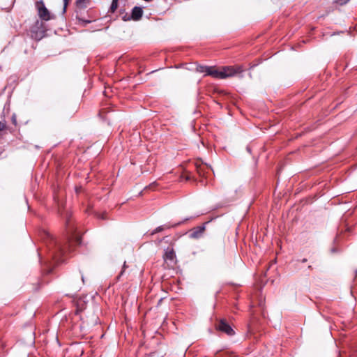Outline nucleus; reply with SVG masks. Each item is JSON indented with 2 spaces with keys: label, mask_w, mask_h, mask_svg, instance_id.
Here are the masks:
<instances>
[{
  "label": "nucleus",
  "mask_w": 357,
  "mask_h": 357,
  "mask_svg": "<svg viewBox=\"0 0 357 357\" xmlns=\"http://www.w3.org/2000/svg\"><path fill=\"white\" fill-rule=\"evenodd\" d=\"M12 122L14 125H16L17 124V120H16V116L15 115H13L12 116Z\"/></svg>",
  "instance_id": "obj_20"
},
{
  "label": "nucleus",
  "mask_w": 357,
  "mask_h": 357,
  "mask_svg": "<svg viewBox=\"0 0 357 357\" xmlns=\"http://www.w3.org/2000/svg\"><path fill=\"white\" fill-rule=\"evenodd\" d=\"M66 230L68 237L64 243L53 241L54 248L52 249V256L57 263L62 261L61 257L67 251L72 250L74 245H77L81 243V236L76 234L75 229L71 225L70 218L66 220Z\"/></svg>",
  "instance_id": "obj_1"
},
{
  "label": "nucleus",
  "mask_w": 357,
  "mask_h": 357,
  "mask_svg": "<svg viewBox=\"0 0 357 357\" xmlns=\"http://www.w3.org/2000/svg\"><path fill=\"white\" fill-rule=\"evenodd\" d=\"M118 7V0H112L111 6L109 8V12L113 13L116 11Z\"/></svg>",
  "instance_id": "obj_13"
},
{
  "label": "nucleus",
  "mask_w": 357,
  "mask_h": 357,
  "mask_svg": "<svg viewBox=\"0 0 357 357\" xmlns=\"http://www.w3.org/2000/svg\"><path fill=\"white\" fill-rule=\"evenodd\" d=\"M217 329L225 333L228 335H233L234 334V330L225 320L220 321L217 325Z\"/></svg>",
  "instance_id": "obj_5"
},
{
  "label": "nucleus",
  "mask_w": 357,
  "mask_h": 357,
  "mask_svg": "<svg viewBox=\"0 0 357 357\" xmlns=\"http://www.w3.org/2000/svg\"><path fill=\"white\" fill-rule=\"evenodd\" d=\"M98 218L100 219H105L106 218V214L105 213H100L98 215Z\"/></svg>",
  "instance_id": "obj_19"
},
{
  "label": "nucleus",
  "mask_w": 357,
  "mask_h": 357,
  "mask_svg": "<svg viewBox=\"0 0 357 357\" xmlns=\"http://www.w3.org/2000/svg\"><path fill=\"white\" fill-rule=\"evenodd\" d=\"M79 22H82L84 23V25H86V24H89L91 22V20H84L79 17H77Z\"/></svg>",
  "instance_id": "obj_15"
},
{
  "label": "nucleus",
  "mask_w": 357,
  "mask_h": 357,
  "mask_svg": "<svg viewBox=\"0 0 357 357\" xmlns=\"http://www.w3.org/2000/svg\"><path fill=\"white\" fill-rule=\"evenodd\" d=\"M90 0H77L76 6L79 9H84L87 7Z\"/></svg>",
  "instance_id": "obj_10"
},
{
  "label": "nucleus",
  "mask_w": 357,
  "mask_h": 357,
  "mask_svg": "<svg viewBox=\"0 0 357 357\" xmlns=\"http://www.w3.org/2000/svg\"><path fill=\"white\" fill-rule=\"evenodd\" d=\"M337 3L340 5L346 4L349 0H335Z\"/></svg>",
  "instance_id": "obj_17"
},
{
  "label": "nucleus",
  "mask_w": 357,
  "mask_h": 357,
  "mask_svg": "<svg viewBox=\"0 0 357 357\" xmlns=\"http://www.w3.org/2000/svg\"><path fill=\"white\" fill-rule=\"evenodd\" d=\"M6 128V124L0 121V131L3 130Z\"/></svg>",
  "instance_id": "obj_18"
},
{
  "label": "nucleus",
  "mask_w": 357,
  "mask_h": 357,
  "mask_svg": "<svg viewBox=\"0 0 357 357\" xmlns=\"http://www.w3.org/2000/svg\"><path fill=\"white\" fill-rule=\"evenodd\" d=\"M306 261H307V259H303L302 260V261H303V262H305Z\"/></svg>",
  "instance_id": "obj_21"
},
{
  "label": "nucleus",
  "mask_w": 357,
  "mask_h": 357,
  "mask_svg": "<svg viewBox=\"0 0 357 357\" xmlns=\"http://www.w3.org/2000/svg\"><path fill=\"white\" fill-rule=\"evenodd\" d=\"M207 167V165H196L197 172L199 174V176H204V169Z\"/></svg>",
  "instance_id": "obj_12"
},
{
  "label": "nucleus",
  "mask_w": 357,
  "mask_h": 357,
  "mask_svg": "<svg viewBox=\"0 0 357 357\" xmlns=\"http://www.w3.org/2000/svg\"><path fill=\"white\" fill-rule=\"evenodd\" d=\"M82 280L83 281V282H84V277L82 276Z\"/></svg>",
  "instance_id": "obj_22"
},
{
  "label": "nucleus",
  "mask_w": 357,
  "mask_h": 357,
  "mask_svg": "<svg viewBox=\"0 0 357 357\" xmlns=\"http://www.w3.org/2000/svg\"><path fill=\"white\" fill-rule=\"evenodd\" d=\"M69 1L70 0H63V13L66 12Z\"/></svg>",
  "instance_id": "obj_16"
},
{
  "label": "nucleus",
  "mask_w": 357,
  "mask_h": 357,
  "mask_svg": "<svg viewBox=\"0 0 357 357\" xmlns=\"http://www.w3.org/2000/svg\"><path fill=\"white\" fill-rule=\"evenodd\" d=\"M143 14V10L141 8L135 6L132 10V19L134 20H139Z\"/></svg>",
  "instance_id": "obj_9"
},
{
  "label": "nucleus",
  "mask_w": 357,
  "mask_h": 357,
  "mask_svg": "<svg viewBox=\"0 0 357 357\" xmlns=\"http://www.w3.org/2000/svg\"><path fill=\"white\" fill-rule=\"evenodd\" d=\"M210 66H205L199 65L196 68V70L199 73H204L205 75H207V72L209 71Z\"/></svg>",
  "instance_id": "obj_11"
},
{
  "label": "nucleus",
  "mask_w": 357,
  "mask_h": 357,
  "mask_svg": "<svg viewBox=\"0 0 357 357\" xmlns=\"http://www.w3.org/2000/svg\"><path fill=\"white\" fill-rule=\"evenodd\" d=\"M207 75H210L216 79H223L222 67L220 69H217L215 66H210V70L207 72Z\"/></svg>",
  "instance_id": "obj_8"
},
{
  "label": "nucleus",
  "mask_w": 357,
  "mask_h": 357,
  "mask_svg": "<svg viewBox=\"0 0 357 357\" xmlns=\"http://www.w3.org/2000/svg\"><path fill=\"white\" fill-rule=\"evenodd\" d=\"M182 222H179L178 223H174V224H171L169 222L166 223V224H165L163 225H161V226H159V227H156L154 230H153L151 232V235H154V234H155L157 233H159V232H161V231H162L164 230L176 227L180 225Z\"/></svg>",
  "instance_id": "obj_6"
},
{
  "label": "nucleus",
  "mask_w": 357,
  "mask_h": 357,
  "mask_svg": "<svg viewBox=\"0 0 357 357\" xmlns=\"http://www.w3.org/2000/svg\"><path fill=\"white\" fill-rule=\"evenodd\" d=\"M126 267H127V266H126V262H124V264H123V269H122V271L120 272L119 275H118V279H119V278L123 275V273H124V271H125V269H126Z\"/></svg>",
  "instance_id": "obj_14"
},
{
  "label": "nucleus",
  "mask_w": 357,
  "mask_h": 357,
  "mask_svg": "<svg viewBox=\"0 0 357 357\" xmlns=\"http://www.w3.org/2000/svg\"><path fill=\"white\" fill-rule=\"evenodd\" d=\"M36 8L38 9V16L41 20L47 21L51 19L50 13L45 7L44 3L42 1H38L36 3Z\"/></svg>",
  "instance_id": "obj_3"
},
{
  "label": "nucleus",
  "mask_w": 357,
  "mask_h": 357,
  "mask_svg": "<svg viewBox=\"0 0 357 357\" xmlns=\"http://www.w3.org/2000/svg\"><path fill=\"white\" fill-rule=\"evenodd\" d=\"M163 258L164 260L166 261H170L171 263H174L176 258V255L174 248L172 247H168L165 251Z\"/></svg>",
  "instance_id": "obj_7"
},
{
  "label": "nucleus",
  "mask_w": 357,
  "mask_h": 357,
  "mask_svg": "<svg viewBox=\"0 0 357 357\" xmlns=\"http://www.w3.org/2000/svg\"><path fill=\"white\" fill-rule=\"evenodd\" d=\"M206 230L205 225L192 228L189 232L191 238L197 239L203 236Z\"/></svg>",
  "instance_id": "obj_4"
},
{
  "label": "nucleus",
  "mask_w": 357,
  "mask_h": 357,
  "mask_svg": "<svg viewBox=\"0 0 357 357\" xmlns=\"http://www.w3.org/2000/svg\"><path fill=\"white\" fill-rule=\"evenodd\" d=\"M223 79L231 77L244 72L245 68L241 65L227 66L222 67Z\"/></svg>",
  "instance_id": "obj_2"
}]
</instances>
